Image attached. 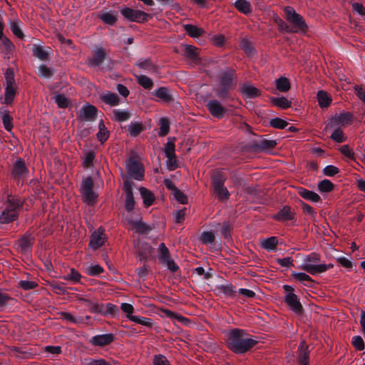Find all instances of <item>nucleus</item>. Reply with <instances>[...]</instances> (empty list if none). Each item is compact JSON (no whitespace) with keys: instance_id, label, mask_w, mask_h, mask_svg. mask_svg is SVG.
Instances as JSON below:
<instances>
[{"instance_id":"obj_1","label":"nucleus","mask_w":365,"mask_h":365,"mask_svg":"<svg viewBox=\"0 0 365 365\" xmlns=\"http://www.w3.org/2000/svg\"><path fill=\"white\" fill-rule=\"evenodd\" d=\"M237 76L236 71L231 68H227L222 71L218 76V82L214 87V91L220 99L231 98V91L236 87Z\"/></svg>"},{"instance_id":"obj_2","label":"nucleus","mask_w":365,"mask_h":365,"mask_svg":"<svg viewBox=\"0 0 365 365\" xmlns=\"http://www.w3.org/2000/svg\"><path fill=\"white\" fill-rule=\"evenodd\" d=\"M23 205L24 200L16 196L9 195L4 203V208L0 215V222L8 224L16 220Z\"/></svg>"},{"instance_id":"obj_3","label":"nucleus","mask_w":365,"mask_h":365,"mask_svg":"<svg viewBox=\"0 0 365 365\" xmlns=\"http://www.w3.org/2000/svg\"><path fill=\"white\" fill-rule=\"evenodd\" d=\"M244 331L238 329H232L227 340L230 349L235 353H245L257 344V341L252 339H242Z\"/></svg>"},{"instance_id":"obj_4","label":"nucleus","mask_w":365,"mask_h":365,"mask_svg":"<svg viewBox=\"0 0 365 365\" xmlns=\"http://www.w3.org/2000/svg\"><path fill=\"white\" fill-rule=\"evenodd\" d=\"M284 12L286 20L290 24L292 33L305 34L307 31L308 26L305 20L293 7H284Z\"/></svg>"},{"instance_id":"obj_5","label":"nucleus","mask_w":365,"mask_h":365,"mask_svg":"<svg viewBox=\"0 0 365 365\" xmlns=\"http://www.w3.org/2000/svg\"><path fill=\"white\" fill-rule=\"evenodd\" d=\"M320 261L318 255L313 253L306 257L305 263L301 267L302 269L311 274H316L326 272L329 268H332L333 264L327 265L325 264H315Z\"/></svg>"},{"instance_id":"obj_6","label":"nucleus","mask_w":365,"mask_h":365,"mask_svg":"<svg viewBox=\"0 0 365 365\" xmlns=\"http://www.w3.org/2000/svg\"><path fill=\"white\" fill-rule=\"evenodd\" d=\"M94 182L91 177H88L82 182L81 195L83 200L88 205H93L96 202L97 193L94 191Z\"/></svg>"},{"instance_id":"obj_7","label":"nucleus","mask_w":365,"mask_h":365,"mask_svg":"<svg viewBox=\"0 0 365 365\" xmlns=\"http://www.w3.org/2000/svg\"><path fill=\"white\" fill-rule=\"evenodd\" d=\"M354 117L350 112H341L336 113L331 117L326 125V129L332 128H340L351 125Z\"/></svg>"},{"instance_id":"obj_8","label":"nucleus","mask_w":365,"mask_h":365,"mask_svg":"<svg viewBox=\"0 0 365 365\" xmlns=\"http://www.w3.org/2000/svg\"><path fill=\"white\" fill-rule=\"evenodd\" d=\"M121 14L128 20L137 23L148 21L150 15L140 10L125 7L120 10Z\"/></svg>"},{"instance_id":"obj_9","label":"nucleus","mask_w":365,"mask_h":365,"mask_svg":"<svg viewBox=\"0 0 365 365\" xmlns=\"http://www.w3.org/2000/svg\"><path fill=\"white\" fill-rule=\"evenodd\" d=\"M276 145L277 142L275 140L262 138L258 140L252 141L249 144L248 148L252 152L268 153Z\"/></svg>"},{"instance_id":"obj_10","label":"nucleus","mask_w":365,"mask_h":365,"mask_svg":"<svg viewBox=\"0 0 365 365\" xmlns=\"http://www.w3.org/2000/svg\"><path fill=\"white\" fill-rule=\"evenodd\" d=\"M98 109L96 106L86 103L82 106L78 115V120L95 121L98 117Z\"/></svg>"},{"instance_id":"obj_11","label":"nucleus","mask_w":365,"mask_h":365,"mask_svg":"<svg viewBox=\"0 0 365 365\" xmlns=\"http://www.w3.org/2000/svg\"><path fill=\"white\" fill-rule=\"evenodd\" d=\"M206 107L210 114L218 119L222 118L227 111V109L217 100L209 101L207 103Z\"/></svg>"},{"instance_id":"obj_12","label":"nucleus","mask_w":365,"mask_h":365,"mask_svg":"<svg viewBox=\"0 0 365 365\" xmlns=\"http://www.w3.org/2000/svg\"><path fill=\"white\" fill-rule=\"evenodd\" d=\"M128 173L137 180H142L144 177V168L140 161H129L127 164Z\"/></svg>"},{"instance_id":"obj_13","label":"nucleus","mask_w":365,"mask_h":365,"mask_svg":"<svg viewBox=\"0 0 365 365\" xmlns=\"http://www.w3.org/2000/svg\"><path fill=\"white\" fill-rule=\"evenodd\" d=\"M107 58L108 55L105 49L102 47L98 48L94 51L93 55L89 58L88 66L92 67L100 66Z\"/></svg>"},{"instance_id":"obj_14","label":"nucleus","mask_w":365,"mask_h":365,"mask_svg":"<svg viewBox=\"0 0 365 365\" xmlns=\"http://www.w3.org/2000/svg\"><path fill=\"white\" fill-rule=\"evenodd\" d=\"M164 184L168 190L172 191V193L176 200H178L181 204L185 205L187 203V196L182 192H181L171 180L169 179H165L164 180Z\"/></svg>"},{"instance_id":"obj_15","label":"nucleus","mask_w":365,"mask_h":365,"mask_svg":"<svg viewBox=\"0 0 365 365\" xmlns=\"http://www.w3.org/2000/svg\"><path fill=\"white\" fill-rule=\"evenodd\" d=\"M135 249L141 261L146 260L152 255L153 252V248L148 243L140 241L135 244Z\"/></svg>"},{"instance_id":"obj_16","label":"nucleus","mask_w":365,"mask_h":365,"mask_svg":"<svg viewBox=\"0 0 365 365\" xmlns=\"http://www.w3.org/2000/svg\"><path fill=\"white\" fill-rule=\"evenodd\" d=\"M285 302L297 314H302L303 313V307L295 294L289 293L285 297Z\"/></svg>"},{"instance_id":"obj_17","label":"nucleus","mask_w":365,"mask_h":365,"mask_svg":"<svg viewBox=\"0 0 365 365\" xmlns=\"http://www.w3.org/2000/svg\"><path fill=\"white\" fill-rule=\"evenodd\" d=\"M294 215L295 212L292 208L289 206L285 205L273 217L277 221L284 222L293 220Z\"/></svg>"},{"instance_id":"obj_18","label":"nucleus","mask_w":365,"mask_h":365,"mask_svg":"<svg viewBox=\"0 0 365 365\" xmlns=\"http://www.w3.org/2000/svg\"><path fill=\"white\" fill-rule=\"evenodd\" d=\"M152 94L167 103L174 101L173 96L168 87H160L159 88L154 91Z\"/></svg>"},{"instance_id":"obj_19","label":"nucleus","mask_w":365,"mask_h":365,"mask_svg":"<svg viewBox=\"0 0 365 365\" xmlns=\"http://www.w3.org/2000/svg\"><path fill=\"white\" fill-rule=\"evenodd\" d=\"M132 229L138 234H146L154 228L153 225H147L141 220H129Z\"/></svg>"},{"instance_id":"obj_20","label":"nucleus","mask_w":365,"mask_h":365,"mask_svg":"<svg viewBox=\"0 0 365 365\" xmlns=\"http://www.w3.org/2000/svg\"><path fill=\"white\" fill-rule=\"evenodd\" d=\"M99 98L102 102L105 104L109 105L110 106H116L120 103L118 96L110 91H106L101 93Z\"/></svg>"},{"instance_id":"obj_21","label":"nucleus","mask_w":365,"mask_h":365,"mask_svg":"<svg viewBox=\"0 0 365 365\" xmlns=\"http://www.w3.org/2000/svg\"><path fill=\"white\" fill-rule=\"evenodd\" d=\"M183 56L195 63H199L200 61L197 48L194 46L185 45Z\"/></svg>"},{"instance_id":"obj_22","label":"nucleus","mask_w":365,"mask_h":365,"mask_svg":"<svg viewBox=\"0 0 365 365\" xmlns=\"http://www.w3.org/2000/svg\"><path fill=\"white\" fill-rule=\"evenodd\" d=\"M0 119L4 128L9 132L11 131L13 128V117L10 115L9 111L6 108H0Z\"/></svg>"},{"instance_id":"obj_23","label":"nucleus","mask_w":365,"mask_h":365,"mask_svg":"<svg viewBox=\"0 0 365 365\" xmlns=\"http://www.w3.org/2000/svg\"><path fill=\"white\" fill-rule=\"evenodd\" d=\"M113 340V335L112 334H107L93 337L91 342L95 346H103L110 344Z\"/></svg>"},{"instance_id":"obj_24","label":"nucleus","mask_w":365,"mask_h":365,"mask_svg":"<svg viewBox=\"0 0 365 365\" xmlns=\"http://www.w3.org/2000/svg\"><path fill=\"white\" fill-rule=\"evenodd\" d=\"M103 232L98 229L97 232H94L91 237L90 246L94 250L101 247L104 243Z\"/></svg>"},{"instance_id":"obj_25","label":"nucleus","mask_w":365,"mask_h":365,"mask_svg":"<svg viewBox=\"0 0 365 365\" xmlns=\"http://www.w3.org/2000/svg\"><path fill=\"white\" fill-rule=\"evenodd\" d=\"M242 93L245 98H255L261 94V91L257 88L248 84H244L242 87Z\"/></svg>"},{"instance_id":"obj_26","label":"nucleus","mask_w":365,"mask_h":365,"mask_svg":"<svg viewBox=\"0 0 365 365\" xmlns=\"http://www.w3.org/2000/svg\"><path fill=\"white\" fill-rule=\"evenodd\" d=\"M34 240L31 235H26L21 237L19 240V246L21 253H26L31 250Z\"/></svg>"},{"instance_id":"obj_27","label":"nucleus","mask_w":365,"mask_h":365,"mask_svg":"<svg viewBox=\"0 0 365 365\" xmlns=\"http://www.w3.org/2000/svg\"><path fill=\"white\" fill-rule=\"evenodd\" d=\"M234 6L240 12L245 15H249L252 11V5L247 0H236Z\"/></svg>"},{"instance_id":"obj_28","label":"nucleus","mask_w":365,"mask_h":365,"mask_svg":"<svg viewBox=\"0 0 365 365\" xmlns=\"http://www.w3.org/2000/svg\"><path fill=\"white\" fill-rule=\"evenodd\" d=\"M139 190L145 207L150 206L155 200L154 194L151 191L143 187H140Z\"/></svg>"},{"instance_id":"obj_29","label":"nucleus","mask_w":365,"mask_h":365,"mask_svg":"<svg viewBox=\"0 0 365 365\" xmlns=\"http://www.w3.org/2000/svg\"><path fill=\"white\" fill-rule=\"evenodd\" d=\"M183 28L187 35L192 38L200 37L205 33L202 29L192 24H184Z\"/></svg>"},{"instance_id":"obj_30","label":"nucleus","mask_w":365,"mask_h":365,"mask_svg":"<svg viewBox=\"0 0 365 365\" xmlns=\"http://www.w3.org/2000/svg\"><path fill=\"white\" fill-rule=\"evenodd\" d=\"M270 102L273 106H277L282 109H287L291 107L292 103L285 97H274L269 98Z\"/></svg>"},{"instance_id":"obj_31","label":"nucleus","mask_w":365,"mask_h":365,"mask_svg":"<svg viewBox=\"0 0 365 365\" xmlns=\"http://www.w3.org/2000/svg\"><path fill=\"white\" fill-rule=\"evenodd\" d=\"M16 94V89L14 87V85H6L4 93V101L3 103L11 105L14 100Z\"/></svg>"},{"instance_id":"obj_32","label":"nucleus","mask_w":365,"mask_h":365,"mask_svg":"<svg viewBox=\"0 0 365 365\" xmlns=\"http://www.w3.org/2000/svg\"><path fill=\"white\" fill-rule=\"evenodd\" d=\"M319 106L324 108H327L331 103V98L324 91H319L317 94Z\"/></svg>"},{"instance_id":"obj_33","label":"nucleus","mask_w":365,"mask_h":365,"mask_svg":"<svg viewBox=\"0 0 365 365\" xmlns=\"http://www.w3.org/2000/svg\"><path fill=\"white\" fill-rule=\"evenodd\" d=\"M308 346H305V342L302 341L299 346V361L300 365H308L309 364Z\"/></svg>"},{"instance_id":"obj_34","label":"nucleus","mask_w":365,"mask_h":365,"mask_svg":"<svg viewBox=\"0 0 365 365\" xmlns=\"http://www.w3.org/2000/svg\"><path fill=\"white\" fill-rule=\"evenodd\" d=\"M299 195L303 198L314 202H317L321 200L320 196L317 193L304 188L299 189Z\"/></svg>"},{"instance_id":"obj_35","label":"nucleus","mask_w":365,"mask_h":365,"mask_svg":"<svg viewBox=\"0 0 365 365\" xmlns=\"http://www.w3.org/2000/svg\"><path fill=\"white\" fill-rule=\"evenodd\" d=\"M97 138L99 141L103 143L109 137V132L107 130L103 120H101L98 123V132L96 134Z\"/></svg>"},{"instance_id":"obj_36","label":"nucleus","mask_w":365,"mask_h":365,"mask_svg":"<svg viewBox=\"0 0 365 365\" xmlns=\"http://www.w3.org/2000/svg\"><path fill=\"white\" fill-rule=\"evenodd\" d=\"M275 86L279 91L284 93L288 91L291 87L289 80L284 76H282L275 81Z\"/></svg>"},{"instance_id":"obj_37","label":"nucleus","mask_w":365,"mask_h":365,"mask_svg":"<svg viewBox=\"0 0 365 365\" xmlns=\"http://www.w3.org/2000/svg\"><path fill=\"white\" fill-rule=\"evenodd\" d=\"M137 83L146 90H151L153 87V80L145 75L136 76Z\"/></svg>"},{"instance_id":"obj_38","label":"nucleus","mask_w":365,"mask_h":365,"mask_svg":"<svg viewBox=\"0 0 365 365\" xmlns=\"http://www.w3.org/2000/svg\"><path fill=\"white\" fill-rule=\"evenodd\" d=\"M278 240L276 237H270L267 239L260 241V245L262 248L268 250H273L277 248Z\"/></svg>"},{"instance_id":"obj_39","label":"nucleus","mask_w":365,"mask_h":365,"mask_svg":"<svg viewBox=\"0 0 365 365\" xmlns=\"http://www.w3.org/2000/svg\"><path fill=\"white\" fill-rule=\"evenodd\" d=\"M127 129L132 137H136L143 130L144 127L142 123L131 122Z\"/></svg>"},{"instance_id":"obj_40","label":"nucleus","mask_w":365,"mask_h":365,"mask_svg":"<svg viewBox=\"0 0 365 365\" xmlns=\"http://www.w3.org/2000/svg\"><path fill=\"white\" fill-rule=\"evenodd\" d=\"M240 47L249 56H253L255 53L252 43L247 38H242L240 41Z\"/></svg>"},{"instance_id":"obj_41","label":"nucleus","mask_w":365,"mask_h":365,"mask_svg":"<svg viewBox=\"0 0 365 365\" xmlns=\"http://www.w3.org/2000/svg\"><path fill=\"white\" fill-rule=\"evenodd\" d=\"M135 66L139 67L140 68L150 71L154 72L156 69L155 66L151 62L149 58L147 59H139L136 63Z\"/></svg>"},{"instance_id":"obj_42","label":"nucleus","mask_w":365,"mask_h":365,"mask_svg":"<svg viewBox=\"0 0 365 365\" xmlns=\"http://www.w3.org/2000/svg\"><path fill=\"white\" fill-rule=\"evenodd\" d=\"M225 180V175L219 171L215 170L212 174V185L214 188H220V186L223 185Z\"/></svg>"},{"instance_id":"obj_43","label":"nucleus","mask_w":365,"mask_h":365,"mask_svg":"<svg viewBox=\"0 0 365 365\" xmlns=\"http://www.w3.org/2000/svg\"><path fill=\"white\" fill-rule=\"evenodd\" d=\"M274 21L278 26V29L281 33L292 34L291 27L283 19L278 16L274 18Z\"/></svg>"},{"instance_id":"obj_44","label":"nucleus","mask_w":365,"mask_h":365,"mask_svg":"<svg viewBox=\"0 0 365 365\" xmlns=\"http://www.w3.org/2000/svg\"><path fill=\"white\" fill-rule=\"evenodd\" d=\"M33 55L41 61H46L48 56V52L43 46L36 45L33 48Z\"/></svg>"},{"instance_id":"obj_45","label":"nucleus","mask_w":365,"mask_h":365,"mask_svg":"<svg viewBox=\"0 0 365 365\" xmlns=\"http://www.w3.org/2000/svg\"><path fill=\"white\" fill-rule=\"evenodd\" d=\"M164 152L168 160H175V144L172 140H168L165 145Z\"/></svg>"},{"instance_id":"obj_46","label":"nucleus","mask_w":365,"mask_h":365,"mask_svg":"<svg viewBox=\"0 0 365 365\" xmlns=\"http://www.w3.org/2000/svg\"><path fill=\"white\" fill-rule=\"evenodd\" d=\"M113 115L115 119L119 122H124L128 120L131 115L128 110L115 109L113 110Z\"/></svg>"},{"instance_id":"obj_47","label":"nucleus","mask_w":365,"mask_h":365,"mask_svg":"<svg viewBox=\"0 0 365 365\" xmlns=\"http://www.w3.org/2000/svg\"><path fill=\"white\" fill-rule=\"evenodd\" d=\"M159 136H165L170 131V122L167 118H162L159 121Z\"/></svg>"},{"instance_id":"obj_48","label":"nucleus","mask_w":365,"mask_h":365,"mask_svg":"<svg viewBox=\"0 0 365 365\" xmlns=\"http://www.w3.org/2000/svg\"><path fill=\"white\" fill-rule=\"evenodd\" d=\"M100 19L106 24L113 26L117 21V18L114 13L109 11L101 14Z\"/></svg>"},{"instance_id":"obj_49","label":"nucleus","mask_w":365,"mask_h":365,"mask_svg":"<svg viewBox=\"0 0 365 365\" xmlns=\"http://www.w3.org/2000/svg\"><path fill=\"white\" fill-rule=\"evenodd\" d=\"M27 169L24 161H16L14 165L13 175L15 176H21L26 173Z\"/></svg>"},{"instance_id":"obj_50","label":"nucleus","mask_w":365,"mask_h":365,"mask_svg":"<svg viewBox=\"0 0 365 365\" xmlns=\"http://www.w3.org/2000/svg\"><path fill=\"white\" fill-rule=\"evenodd\" d=\"M161 312L164 313L168 317L175 318L178 319L179 322H181L184 324H188L190 322V320L188 319L182 317V315H179L170 310L163 309H161Z\"/></svg>"},{"instance_id":"obj_51","label":"nucleus","mask_w":365,"mask_h":365,"mask_svg":"<svg viewBox=\"0 0 365 365\" xmlns=\"http://www.w3.org/2000/svg\"><path fill=\"white\" fill-rule=\"evenodd\" d=\"M159 259L163 262L164 261L170 258V251L164 243H160L158 247Z\"/></svg>"},{"instance_id":"obj_52","label":"nucleus","mask_w":365,"mask_h":365,"mask_svg":"<svg viewBox=\"0 0 365 365\" xmlns=\"http://www.w3.org/2000/svg\"><path fill=\"white\" fill-rule=\"evenodd\" d=\"M334 184L329 180H324L319 182L318 189L321 192H329L334 189Z\"/></svg>"},{"instance_id":"obj_53","label":"nucleus","mask_w":365,"mask_h":365,"mask_svg":"<svg viewBox=\"0 0 365 365\" xmlns=\"http://www.w3.org/2000/svg\"><path fill=\"white\" fill-rule=\"evenodd\" d=\"M269 125L278 129H284L288 125V123L279 118H274L270 120Z\"/></svg>"},{"instance_id":"obj_54","label":"nucleus","mask_w":365,"mask_h":365,"mask_svg":"<svg viewBox=\"0 0 365 365\" xmlns=\"http://www.w3.org/2000/svg\"><path fill=\"white\" fill-rule=\"evenodd\" d=\"M334 130L331 135V138L337 142L342 143L345 140V137L344 135V133L340 128H334Z\"/></svg>"},{"instance_id":"obj_55","label":"nucleus","mask_w":365,"mask_h":365,"mask_svg":"<svg viewBox=\"0 0 365 365\" xmlns=\"http://www.w3.org/2000/svg\"><path fill=\"white\" fill-rule=\"evenodd\" d=\"M79 300L87 302L90 305V311L93 313H103V304H100L98 303H92L91 302L86 300L83 298H80Z\"/></svg>"},{"instance_id":"obj_56","label":"nucleus","mask_w":365,"mask_h":365,"mask_svg":"<svg viewBox=\"0 0 365 365\" xmlns=\"http://www.w3.org/2000/svg\"><path fill=\"white\" fill-rule=\"evenodd\" d=\"M215 236L212 232H204L200 236V241L203 244L214 242Z\"/></svg>"},{"instance_id":"obj_57","label":"nucleus","mask_w":365,"mask_h":365,"mask_svg":"<svg viewBox=\"0 0 365 365\" xmlns=\"http://www.w3.org/2000/svg\"><path fill=\"white\" fill-rule=\"evenodd\" d=\"M11 30L12 31L13 34L17 36L19 38L23 39L24 37V35L19 26V21H14L11 24Z\"/></svg>"},{"instance_id":"obj_58","label":"nucleus","mask_w":365,"mask_h":365,"mask_svg":"<svg viewBox=\"0 0 365 365\" xmlns=\"http://www.w3.org/2000/svg\"><path fill=\"white\" fill-rule=\"evenodd\" d=\"M55 101L59 108H65L68 106V98L63 94L56 95L55 96Z\"/></svg>"},{"instance_id":"obj_59","label":"nucleus","mask_w":365,"mask_h":365,"mask_svg":"<svg viewBox=\"0 0 365 365\" xmlns=\"http://www.w3.org/2000/svg\"><path fill=\"white\" fill-rule=\"evenodd\" d=\"M126 199H125V208L128 212H130L133 210L135 206V200L133 194L132 193H126L125 194Z\"/></svg>"},{"instance_id":"obj_60","label":"nucleus","mask_w":365,"mask_h":365,"mask_svg":"<svg viewBox=\"0 0 365 365\" xmlns=\"http://www.w3.org/2000/svg\"><path fill=\"white\" fill-rule=\"evenodd\" d=\"M38 75L41 77L49 78L53 76V73L50 68L45 65H41L38 67Z\"/></svg>"},{"instance_id":"obj_61","label":"nucleus","mask_w":365,"mask_h":365,"mask_svg":"<svg viewBox=\"0 0 365 365\" xmlns=\"http://www.w3.org/2000/svg\"><path fill=\"white\" fill-rule=\"evenodd\" d=\"M215 192L217 194L218 199L220 200H227L229 197V192L223 185L220 186V188H214Z\"/></svg>"},{"instance_id":"obj_62","label":"nucleus","mask_w":365,"mask_h":365,"mask_svg":"<svg viewBox=\"0 0 365 365\" xmlns=\"http://www.w3.org/2000/svg\"><path fill=\"white\" fill-rule=\"evenodd\" d=\"M341 153L350 160H355V153L347 145H342L339 149Z\"/></svg>"},{"instance_id":"obj_63","label":"nucleus","mask_w":365,"mask_h":365,"mask_svg":"<svg viewBox=\"0 0 365 365\" xmlns=\"http://www.w3.org/2000/svg\"><path fill=\"white\" fill-rule=\"evenodd\" d=\"M130 320L133 321V322H135L138 324H143L144 326H146L148 327H152V322L150 321L149 319H147V318H139L138 317H135V316H130Z\"/></svg>"},{"instance_id":"obj_64","label":"nucleus","mask_w":365,"mask_h":365,"mask_svg":"<svg viewBox=\"0 0 365 365\" xmlns=\"http://www.w3.org/2000/svg\"><path fill=\"white\" fill-rule=\"evenodd\" d=\"M1 44L4 46L7 53H10L14 48V45L13 43L6 36H3L2 38H0Z\"/></svg>"}]
</instances>
